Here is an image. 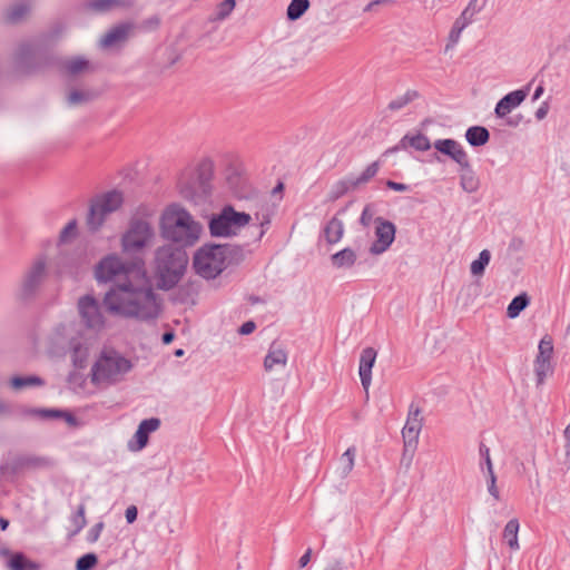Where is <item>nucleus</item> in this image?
<instances>
[{
    "instance_id": "1",
    "label": "nucleus",
    "mask_w": 570,
    "mask_h": 570,
    "mask_svg": "<svg viewBox=\"0 0 570 570\" xmlns=\"http://www.w3.org/2000/svg\"><path fill=\"white\" fill-rule=\"evenodd\" d=\"M161 303L146 269L134 271L131 282L111 287L104 297V304L111 314L142 322L156 320L161 313Z\"/></svg>"
},
{
    "instance_id": "2",
    "label": "nucleus",
    "mask_w": 570,
    "mask_h": 570,
    "mask_svg": "<svg viewBox=\"0 0 570 570\" xmlns=\"http://www.w3.org/2000/svg\"><path fill=\"white\" fill-rule=\"evenodd\" d=\"M159 228L164 239L183 247L193 246L202 233L200 224L178 204H171L165 208L160 216Z\"/></svg>"
},
{
    "instance_id": "3",
    "label": "nucleus",
    "mask_w": 570,
    "mask_h": 570,
    "mask_svg": "<svg viewBox=\"0 0 570 570\" xmlns=\"http://www.w3.org/2000/svg\"><path fill=\"white\" fill-rule=\"evenodd\" d=\"M187 247L165 244L156 248L153 271L157 288L170 291L177 286L188 265Z\"/></svg>"
},
{
    "instance_id": "4",
    "label": "nucleus",
    "mask_w": 570,
    "mask_h": 570,
    "mask_svg": "<svg viewBox=\"0 0 570 570\" xmlns=\"http://www.w3.org/2000/svg\"><path fill=\"white\" fill-rule=\"evenodd\" d=\"M131 361L114 348H104L91 366V382L96 385H114L121 382L132 370Z\"/></svg>"
},
{
    "instance_id": "5",
    "label": "nucleus",
    "mask_w": 570,
    "mask_h": 570,
    "mask_svg": "<svg viewBox=\"0 0 570 570\" xmlns=\"http://www.w3.org/2000/svg\"><path fill=\"white\" fill-rule=\"evenodd\" d=\"M136 269H145L142 259L126 264L117 255H108L97 264L95 276L98 283L112 282V287H117L122 282H131Z\"/></svg>"
},
{
    "instance_id": "6",
    "label": "nucleus",
    "mask_w": 570,
    "mask_h": 570,
    "mask_svg": "<svg viewBox=\"0 0 570 570\" xmlns=\"http://www.w3.org/2000/svg\"><path fill=\"white\" fill-rule=\"evenodd\" d=\"M124 203V195L117 189L96 195L89 205L86 225L89 232H98L111 213L118 210Z\"/></svg>"
},
{
    "instance_id": "7",
    "label": "nucleus",
    "mask_w": 570,
    "mask_h": 570,
    "mask_svg": "<svg viewBox=\"0 0 570 570\" xmlns=\"http://www.w3.org/2000/svg\"><path fill=\"white\" fill-rule=\"evenodd\" d=\"M193 268L205 279H215L225 269V256L220 244H204L194 254Z\"/></svg>"
},
{
    "instance_id": "8",
    "label": "nucleus",
    "mask_w": 570,
    "mask_h": 570,
    "mask_svg": "<svg viewBox=\"0 0 570 570\" xmlns=\"http://www.w3.org/2000/svg\"><path fill=\"white\" fill-rule=\"evenodd\" d=\"M252 217L245 212H237L232 205H226L218 214L210 217L208 227L214 237H229L237 235L238 230L245 227Z\"/></svg>"
},
{
    "instance_id": "9",
    "label": "nucleus",
    "mask_w": 570,
    "mask_h": 570,
    "mask_svg": "<svg viewBox=\"0 0 570 570\" xmlns=\"http://www.w3.org/2000/svg\"><path fill=\"white\" fill-rule=\"evenodd\" d=\"M155 237L151 224L141 217H132L121 236V249L125 254H136L147 247Z\"/></svg>"
},
{
    "instance_id": "10",
    "label": "nucleus",
    "mask_w": 570,
    "mask_h": 570,
    "mask_svg": "<svg viewBox=\"0 0 570 570\" xmlns=\"http://www.w3.org/2000/svg\"><path fill=\"white\" fill-rule=\"evenodd\" d=\"M78 311L81 322L88 328L100 330L105 325L99 302L92 295H83L78 299Z\"/></svg>"
},
{
    "instance_id": "11",
    "label": "nucleus",
    "mask_w": 570,
    "mask_h": 570,
    "mask_svg": "<svg viewBox=\"0 0 570 570\" xmlns=\"http://www.w3.org/2000/svg\"><path fill=\"white\" fill-rule=\"evenodd\" d=\"M53 465V461L48 456L38 455H18L12 460L0 465L2 474L16 475L27 469H42Z\"/></svg>"
},
{
    "instance_id": "12",
    "label": "nucleus",
    "mask_w": 570,
    "mask_h": 570,
    "mask_svg": "<svg viewBox=\"0 0 570 570\" xmlns=\"http://www.w3.org/2000/svg\"><path fill=\"white\" fill-rule=\"evenodd\" d=\"M375 240L370 246L372 255H381L385 253L395 239V225L383 218L375 217Z\"/></svg>"
},
{
    "instance_id": "13",
    "label": "nucleus",
    "mask_w": 570,
    "mask_h": 570,
    "mask_svg": "<svg viewBox=\"0 0 570 570\" xmlns=\"http://www.w3.org/2000/svg\"><path fill=\"white\" fill-rule=\"evenodd\" d=\"M46 274L45 258L37 259L26 273L21 284L20 297L24 301L35 296Z\"/></svg>"
},
{
    "instance_id": "14",
    "label": "nucleus",
    "mask_w": 570,
    "mask_h": 570,
    "mask_svg": "<svg viewBox=\"0 0 570 570\" xmlns=\"http://www.w3.org/2000/svg\"><path fill=\"white\" fill-rule=\"evenodd\" d=\"M421 412L422 411L417 405L414 403L410 404L407 419L402 430L405 449L415 448L417 444L419 435L423 425Z\"/></svg>"
},
{
    "instance_id": "15",
    "label": "nucleus",
    "mask_w": 570,
    "mask_h": 570,
    "mask_svg": "<svg viewBox=\"0 0 570 570\" xmlns=\"http://www.w3.org/2000/svg\"><path fill=\"white\" fill-rule=\"evenodd\" d=\"M529 94V86L511 91L503 96L494 108V114L498 118H505L514 108L519 107Z\"/></svg>"
},
{
    "instance_id": "16",
    "label": "nucleus",
    "mask_w": 570,
    "mask_h": 570,
    "mask_svg": "<svg viewBox=\"0 0 570 570\" xmlns=\"http://www.w3.org/2000/svg\"><path fill=\"white\" fill-rule=\"evenodd\" d=\"M433 146L439 153L450 157L458 165L465 164L469 160V156L462 145L454 139H438Z\"/></svg>"
},
{
    "instance_id": "17",
    "label": "nucleus",
    "mask_w": 570,
    "mask_h": 570,
    "mask_svg": "<svg viewBox=\"0 0 570 570\" xmlns=\"http://www.w3.org/2000/svg\"><path fill=\"white\" fill-rule=\"evenodd\" d=\"M376 351L373 347H366L360 356L358 374L362 386L367 390L372 382V368L376 360Z\"/></svg>"
},
{
    "instance_id": "18",
    "label": "nucleus",
    "mask_w": 570,
    "mask_h": 570,
    "mask_svg": "<svg viewBox=\"0 0 570 570\" xmlns=\"http://www.w3.org/2000/svg\"><path fill=\"white\" fill-rule=\"evenodd\" d=\"M160 426V420L158 417H150L142 420L138 429L135 433V439L137 442L136 448L130 446L132 450L139 451L142 450L149 440V434L155 432Z\"/></svg>"
},
{
    "instance_id": "19",
    "label": "nucleus",
    "mask_w": 570,
    "mask_h": 570,
    "mask_svg": "<svg viewBox=\"0 0 570 570\" xmlns=\"http://www.w3.org/2000/svg\"><path fill=\"white\" fill-rule=\"evenodd\" d=\"M287 363V352L283 347V344L274 341L264 358V368L269 372L275 366H285Z\"/></svg>"
},
{
    "instance_id": "20",
    "label": "nucleus",
    "mask_w": 570,
    "mask_h": 570,
    "mask_svg": "<svg viewBox=\"0 0 570 570\" xmlns=\"http://www.w3.org/2000/svg\"><path fill=\"white\" fill-rule=\"evenodd\" d=\"M409 147H412L413 149L419 151H426L431 148V142L429 138L422 132H417L415 135L406 134L405 136L402 137L399 144L389 151L407 149Z\"/></svg>"
},
{
    "instance_id": "21",
    "label": "nucleus",
    "mask_w": 570,
    "mask_h": 570,
    "mask_svg": "<svg viewBox=\"0 0 570 570\" xmlns=\"http://www.w3.org/2000/svg\"><path fill=\"white\" fill-rule=\"evenodd\" d=\"M460 166V186L469 194L475 193L480 187V179L473 170L470 160Z\"/></svg>"
},
{
    "instance_id": "22",
    "label": "nucleus",
    "mask_w": 570,
    "mask_h": 570,
    "mask_svg": "<svg viewBox=\"0 0 570 570\" xmlns=\"http://www.w3.org/2000/svg\"><path fill=\"white\" fill-rule=\"evenodd\" d=\"M322 232L327 244H336L344 235V224L337 216H334L325 224Z\"/></svg>"
},
{
    "instance_id": "23",
    "label": "nucleus",
    "mask_w": 570,
    "mask_h": 570,
    "mask_svg": "<svg viewBox=\"0 0 570 570\" xmlns=\"http://www.w3.org/2000/svg\"><path fill=\"white\" fill-rule=\"evenodd\" d=\"M132 0H88L85 7L95 12H107L114 8H130Z\"/></svg>"
},
{
    "instance_id": "24",
    "label": "nucleus",
    "mask_w": 570,
    "mask_h": 570,
    "mask_svg": "<svg viewBox=\"0 0 570 570\" xmlns=\"http://www.w3.org/2000/svg\"><path fill=\"white\" fill-rule=\"evenodd\" d=\"M130 30V24L121 23L111 28L101 39V45L106 48L112 47L118 42L127 39Z\"/></svg>"
},
{
    "instance_id": "25",
    "label": "nucleus",
    "mask_w": 570,
    "mask_h": 570,
    "mask_svg": "<svg viewBox=\"0 0 570 570\" xmlns=\"http://www.w3.org/2000/svg\"><path fill=\"white\" fill-rule=\"evenodd\" d=\"M356 253L351 247H345L342 250L331 256L332 265L335 268H351L356 262Z\"/></svg>"
},
{
    "instance_id": "26",
    "label": "nucleus",
    "mask_w": 570,
    "mask_h": 570,
    "mask_svg": "<svg viewBox=\"0 0 570 570\" xmlns=\"http://www.w3.org/2000/svg\"><path fill=\"white\" fill-rule=\"evenodd\" d=\"M465 139L472 147H481L489 141L490 132L483 126H472L465 131Z\"/></svg>"
},
{
    "instance_id": "27",
    "label": "nucleus",
    "mask_w": 570,
    "mask_h": 570,
    "mask_svg": "<svg viewBox=\"0 0 570 570\" xmlns=\"http://www.w3.org/2000/svg\"><path fill=\"white\" fill-rule=\"evenodd\" d=\"M30 2L27 0L12 4L4 13V20L9 23H17L23 19L30 11Z\"/></svg>"
},
{
    "instance_id": "28",
    "label": "nucleus",
    "mask_w": 570,
    "mask_h": 570,
    "mask_svg": "<svg viewBox=\"0 0 570 570\" xmlns=\"http://www.w3.org/2000/svg\"><path fill=\"white\" fill-rule=\"evenodd\" d=\"M358 187H357L355 180L353 179V177L340 179L332 186V189L330 193V198L332 200H337L341 197H343L345 194H347L348 191L355 190Z\"/></svg>"
},
{
    "instance_id": "29",
    "label": "nucleus",
    "mask_w": 570,
    "mask_h": 570,
    "mask_svg": "<svg viewBox=\"0 0 570 570\" xmlns=\"http://www.w3.org/2000/svg\"><path fill=\"white\" fill-rule=\"evenodd\" d=\"M39 53V43L36 40L21 42L17 50V59L21 63H28V60Z\"/></svg>"
},
{
    "instance_id": "30",
    "label": "nucleus",
    "mask_w": 570,
    "mask_h": 570,
    "mask_svg": "<svg viewBox=\"0 0 570 570\" xmlns=\"http://www.w3.org/2000/svg\"><path fill=\"white\" fill-rule=\"evenodd\" d=\"M519 521L518 519H511L504 527L503 530V539L507 541V544L511 550H518L520 548L518 541V532H519Z\"/></svg>"
},
{
    "instance_id": "31",
    "label": "nucleus",
    "mask_w": 570,
    "mask_h": 570,
    "mask_svg": "<svg viewBox=\"0 0 570 570\" xmlns=\"http://www.w3.org/2000/svg\"><path fill=\"white\" fill-rule=\"evenodd\" d=\"M46 384L45 380L38 375H28V376H12L10 380V385L14 390H22L24 387L31 386H43Z\"/></svg>"
},
{
    "instance_id": "32",
    "label": "nucleus",
    "mask_w": 570,
    "mask_h": 570,
    "mask_svg": "<svg viewBox=\"0 0 570 570\" xmlns=\"http://www.w3.org/2000/svg\"><path fill=\"white\" fill-rule=\"evenodd\" d=\"M222 253L225 256L226 267L232 264H239L244 259V248L239 245H222Z\"/></svg>"
},
{
    "instance_id": "33",
    "label": "nucleus",
    "mask_w": 570,
    "mask_h": 570,
    "mask_svg": "<svg viewBox=\"0 0 570 570\" xmlns=\"http://www.w3.org/2000/svg\"><path fill=\"white\" fill-rule=\"evenodd\" d=\"M309 0H292L287 7L286 18L289 21H296L309 9Z\"/></svg>"
},
{
    "instance_id": "34",
    "label": "nucleus",
    "mask_w": 570,
    "mask_h": 570,
    "mask_svg": "<svg viewBox=\"0 0 570 570\" xmlns=\"http://www.w3.org/2000/svg\"><path fill=\"white\" fill-rule=\"evenodd\" d=\"M417 98H420V92L414 89H409L403 96L391 100L387 105V109L391 111H399Z\"/></svg>"
},
{
    "instance_id": "35",
    "label": "nucleus",
    "mask_w": 570,
    "mask_h": 570,
    "mask_svg": "<svg viewBox=\"0 0 570 570\" xmlns=\"http://www.w3.org/2000/svg\"><path fill=\"white\" fill-rule=\"evenodd\" d=\"M69 520L73 527V530L69 533V537L77 535L87 524L86 505L80 503L77 507V510L70 515Z\"/></svg>"
},
{
    "instance_id": "36",
    "label": "nucleus",
    "mask_w": 570,
    "mask_h": 570,
    "mask_svg": "<svg viewBox=\"0 0 570 570\" xmlns=\"http://www.w3.org/2000/svg\"><path fill=\"white\" fill-rule=\"evenodd\" d=\"M530 298L527 293H522L520 295H517L508 305L507 308V315L510 318H515L519 316V314L525 309V307L529 305Z\"/></svg>"
},
{
    "instance_id": "37",
    "label": "nucleus",
    "mask_w": 570,
    "mask_h": 570,
    "mask_svg": "<svg viewBox=\"0 0 570 570\" xmlns=\"http://www.w3.org/2000/svg\"><path fill=\"white\" fill-rule=\"evenodd\" d=\"M9 568L11 570H38L37 563L30 561L23 553H13L9 560Z\"/></svg>"
},
{
    "instance_id": "38",
    "label": "nucleus",
    "mask_w": 570,
    "mask_h": 570,
    "mask_svg": "<svg viewBox=\"0 0 570 570\" xmlns=\"http://www.w3.org/2000/svg\"><path fill=\"white\" fill-rule=\"evenodd\" d=\"M553 371L551 365V360H544V358H535L534 360V374H535V382L537 385H542L544 383L546 377L548 374H551Z\"/></svg>"
},
{
    "instance_id": "39",
    "label": "nucleus",
    "mask_w": 570,
    "mask_h": 570,
    "mask_svg": "<svg viewBox=\"0 0 570 570\" xmlns=\"http://www.w3.org/2000/svg\"><path fill=\"white\" fill-rule=\"evenodd\" d=\"M481 9L482 8L478 6V0H470L460 17L455 19V22L466 28L470 23L473 22L474 16L480 12Z\"/></svg>"
},
{
    "instance_id": "40",
    "label": "nucleus",
    "mask_w": 570,
    "mask_h": 570,
    "mask_svg": "<svg viewBox=\"0 0 570 570\" xmlns=\"http://www.w3.org/2000/svg\"><path fill=\"white\" fill-rule=\"evenodd\" d=\"M380 168H381L380 161L375 160V161L371 163L362 171V174L360 176L353 177V179L355 180L357 187L367 184L372 178H374L376 176V174L379 173Z\"/></svg>"
},
{
    "instance_id": "41",
    "label": "nucleus",
    "mask_w": 570,
    "mask_h": 570,
    "mask_svg": "<svg viewBox=\"0 0 570 570\" xmlns=\"http://www.w3.org/2000/svg\"><path fill=\"white\" fill-rule=\"evenodd\" d=\"M491 259V254L488 249H483L479 257L471 263V273L473 275H482L484 273L485 267L489 265Z\"/></svg>"
},
{
    "instance_id": "42",
    "label": "nucleus",
    "mask_w": 570,
    "mask_h": 570,
    "mask_svg": "<svg viewBox=\"0 0 570 570\" xmlns=\"http://www.w3.org/2000/svg\"><path fill=\"white\" fill-rule=\"evenodd\" d=\"M88 60H86L85 58L77 57L67 60L63 65V68L69 75L75 76L85 71L88 68Z\"/></svg>"
},
{
    "instance_id": "43",
    "label": "nucleus",
    "mask_w": 570,
    "mask_h": 570,
    "mask_svg": "<svg viewBox=\"0 0 570 570\" xmlns=\"http://www.w3.org/2000/svg\"><path fill=\"white\" fill-rule=\"evenodd\" d=\"M236 6L235 0H224L217 6L216 14L214 18H210V21H222L225 20Z\"/></svg>"
},
{
    "instance_id": "44",
    "label": "nucleus",
    "mask_w": 570,
    "mask_h": 570,
    "mask_svg": "<svg viewBox=\"0 0 570 570\" xmlns=\"http://www.w3.org/2000/svg\"><path fill=\"white\" fill-rule=\"evenodd\" d=\"M356 455L355 446H350L341 456L342 462V473L347 475L352 472L354 468V460Z\"/></svg>"
},
{
    "instance_id": "45",
    "label": "nucleus",
    "mask_w": 570,
    "mask_h": 570,
    "mask_svg": "<svg viewBox=\"0 0 570 570\" xmlns=\"http://www.w3.org/2000/svg\"><path fill=\"white\" fill-rule=\"evenodd\" d=\"M553 354V341L550 335H544L539 343V352L535 358L551 360Z\"/></svg>"
},
{
    "instance_id": "46",
    "label": "nucleus",
    "mask_w": 570,
    "mask_h": 570,
    "mask_svg": "<svg viewBox=\"0 0 570 570\" xmlns=\"http://www.w3.org/2000/svg\"><path fill=\"white\" fill-rule=\"evenodd\" d=\"M97 563V556L92 552H89L77 559L76 570H91Z\"/></svg>"
},
{
    "instance_id": "47",
    "label": "nucleus",
    "mask_w": 570,
    "mask_h": 570,
    "mask_svg": "<svg viewBox=\"0 0 570 570\" xmlns=\"http://www.w3.org/2000/svg\"><path fill=\"white\" fill-rule=\"evenodd\" d=\"M479 453L481 456V463H480L481 470L483 471L484 466H485L487 473L494 472L492 460L490 456V449L483 442H481L479 445Z\"/></svg>"
},
{
    "instance_id": "48",
    "label": "nucleus",
    "mask_w": 570,
    "mask_h": 570,
    "mask_svg": "<svg viewBox=\"0 0 570 570\" xmlns=\"http://www.w3.org/2000/svg\"><path fill=\"white\" fill-rule=\"evenodd\" d=\"M464 29H465V27H463L460 23L454 21V23L450 30V33H449V42L445 47L446 50L454 47L459 42L461 33Z\"/></svg>"
},
{
    "instance_id": "49",
    "label": "nucleus",
    "mask_w": 570,
    "mask_h": 570,
    "mask_svg": "<svg viewBox=\"0 0 570 570\" xmlns=\"http://www.w3.org/2000/svg\"><path fill=\"white\" fill-rule=\"evenodd\" d=\"M77 233V220L71 219L60 232L59 240L61 243L67 242L69 238L75 237Z\"/></svg>"
},
{
    "instance_id": "50",
    "label": "nucleus",
    "mask_w": 570,
    "mask_h": 570,
    "mask_svg": "<svg viewBox=\"0 0 570 570\" xmlns=\"http://www.w3.org/2000/svg\"><path fill=\"white\" fill-rule=\"evenodd\" d=\"M35 413L45 420L60 419V416L62 414V410L61 409H39V410H36Z\"/></svg>"
},
{
    "instance_id": "51",
    "label": "nucleus",
    "mask_w": 570,
    "mask_h": 570,
    "mask_svg": "<svg viewBox=\"0 0 570 570\" xmlns=\"http://www.w3.org/2000/svg\"><path fill=\"white\" fill-rule=\"evenodd\" d=\"M104 528V522H98L95 525H92L87 533V541L89 543H95L99 539Z\"/></svg>"
},
{
    "instance_id": "52",
    "label": "nucleus",
    "mask_w": 570,
    "mask_h": 570,
    "mask_svg": "<svg viewBox=\"0 0 570 570\" xmlns=\"http://www.w3.org/2000/svg\"><path fill=\"white\" fill-rule=\"evenodd\" d=\"M488 491L495 499L500 500V492L497 487V475L494 472L488 473Z\"/></svg>"
},
{
    "instance_id": "53",
    "label": "nucleus",
    "mask_w": 570,
    "mask_h": 570,
    "mask_svg": "<svg viewBox=\"0 0 570 570\" xmlns=\"http://www.w3.org/2000/svg\"><path fill=\"white\" fill-rule=\"evenodd\" d=\"M86 100H87L86 94L80 90H72L68 96V102L70 105L81 104Z\"/></svg>"
},
{
    "instance_id": "54",
    "label": "nucleus",
    "mask_w": 570,
    "mask_h": 570,
    "mask_svg": "<svg viewBox=\"0 0 570 570\" xmlns=\"http://www.w3.org/2000/svg\"><path fill=\"white\" fill-rule=\"evenodd\" d=\"M373 216L374 215L370 206H365L360 217L361 225H363L364 227H368L371 223L375 219Z\"/></svg>"
},
{
    "instance_id": "55",
    "label": "nucleus",
    "mask_w": 570,
    "mask_h": 570,
    "mask_svg": "<svg viewBox=\"0 0 570 570\" xmlns=\"http://www.w3.org/2000/svg\"><path fill=\"white\" fill-rule=\"evenodd\" d=\"M60 419L65 420L69 426L77 428L80 425L79 420L68 410H62Z\"/></svg>"
},
{
    "instance_id": "56",
    "label": "nucleus",
    "mask_w": 570,
    "mask_h": 570,
    "mask_svg": "<svg viewBox=\"0 0 570 570\" xmlns=\"http://www.w3.org/2000/svg\"><path fill=\"white\" fill-rule=\"evenodd\" d=\"M198 171H199V178L202 180V183H205L207 181L209 178H210V165L207 164V163H203L199 168H198Z\"/></svg>"
},
{
    "instance_id": "57",
    "label": "nucleus",
    "mask_w": 570,
    "mask_h": 570,
    "mask_svg": "<svg viewBox=\"0 0 570 570\" xmlns=\"http://www.w3.org/2000/svg\"><path fill=\"white\" fill-rule=\"evenodd\" d=\"M386 187L395 191H409L410 186L403 183H396L394 180H386Z\"/></svg>"
},
{
    "instance_id": "58",
    "label": "nucleus",
    "mask_w": 570,
    "mask_h": 570,
    "mask_svg": "<svg viewBox=\"0 0 570 570\" xmlns=\"http://www.w3.org/2000/svg\"><path fill=\"white\" fill-rule=\"evenodd\" d=\"M505 125L509 127H518L523 121V116L521 114H517L510 117H505Z\"/></svg>"
},
{
    "instance_id": "59",
    "label": "nucleus",
    "mask_w": 570,
    "mask_h": 570,
    "mask_svg": "<svg viewBox=\"0 0 570 570\" xmlns=\"http://www.w3.org/2000/svg\"><path fill=\"white\" fill-rule=\"evenodd\" d=\"M256 328V324L253 321H247L243 323L238 330V333L242 335H248L253 333Z\"/></svg>"
},
{
    "instance_id": "60",
    "label": "nucleus",
    "mask_w": 570,
    "mask_h": 570,
    "mask_svg": "<svg viewBox=\"0 0 570 570\" xmlns=\"http://www.w3.org/2000/svg\"><path fill=\"white\" fill-rule=\"evenodd\" d=\"M189 296V287L188 286H180L178 287L176 292V301L180 303L187 302V298Z\"/></svg>"
},
{
    "instance_id": "61",
    "label": "nucleus",
    "mask_w": 570,
    "mask_h": 570,
    "mask_svg": "<svg viewBox=\"0 0 570 570\" xmlns=\"http://www.w3.org/2000/svg\"><path fill=\"white\" fill-rule=\"evenodd\" d=\"M549 102L548 101H543L540 107L537 109L535 111V118L538 120H542L547 117L548 112H549Z\"/></svg>"
},
{
    "instance_id": "62",
    "label": "nucleus",
    "mask_w": 570,
    "mask_h": 570,
    "mask_svg": "<svg viewBox=\"0 0 570 570\" xmlns=\"http://www.w3.org/2000/svg\"><path fill=\"white\" fill-rule=\"evenodd\" d=\"M137 508L135 505H130L126 509L125 517L128 523H132L137 520Z\"/></svg>"
},
{
    "instance_id": "63",
    "label": "nucleus",
    "mask_w": 570,
    "mask_h": 570,
    "mask_svg": "<svg viewBox=\"0 0 570 570\" xmlns=\"http://www.w3.org/2000/svg\"><path fill=\"white\" fill-rule=\"evenodd\" d=\"M311 556H312V549L308 548L305 553L299 558L298 560V567L299 568H304L308 564V562L311 561Z\"/></svg>"
},
{
    "instance_id": "64",
    "label": "nucleus",
    "mask_w": 570,
    "mask_h": 570,
    "mask_svg": "<svg viewBox=\"0 0 570 570\" xmlns=\"http://www.w3.org/2000/svg\"><path fill=\"white\" fill-rule=\"evenodd\" d=\"M564 454H566V460H564V465H566V471H569L570 470V441H564Z\"/></svg>"
}]
</instances>
